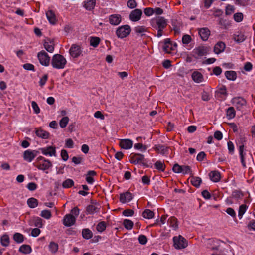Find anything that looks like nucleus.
<instances>
[{"instance_id":"1","label":"nucleus","mask_w":255,"mask_h":255,"mask_svg":"<svg viewBox=\"0 0 255 255\" xmlns=\"http://www.w3.org/2000/svg\"><path fill=\"white\" fill-rule=\"evenodd\" d=\"M66 63V59L62 55L56 54L52 57L51 65L55 69H63L65 67Z\"/></svg>"},{"instance_id":"2","label":"nucleus","mask_w":255,"mask_h":255,"mask_svg":"<svg viewBox=\"0 0 255 255\" xmlns=\"http://www.w3.org/2000/svg\"><path fill=\"white\" fill-rule=\"evenodd\" d=\"M151 25L154 29H163L167 25V20L163 17H157L151 20Z\"/></svg>"},{"instance_id":"3","label":"nucleus","mask_w":255,"mask_h":255,"mask_svg":"<svg viewBox=\"0 0 255 255\" xmlns=\"http://www.w3.org/2000/svg\"><path fill=\"white\" fill-rule=\"evenodd\" d=\"M209 50L207 47L201 45L196 47L192 51V56L196 59L201 58L202 56L206 55L208 53Z\"/></svg>"},{"instance_id":"4","label":"nucleus","mask_w":255,"mask_h":255,"mask_svg":"<svg viewBox=\"0 0 255 255\" xmlns=\"http://www.w3.org/2000/svg\"><path fill=\"white\" fill-rule=\"evenodd\" d=\"M37 162L36 167L40 170H45L52 166L51 162L42 156H39L37 158Z\"/></svg>"},{"instance_id":"5","label":"nucleus","mask_w":255,"mask_h":255,"mask_svg":"<svg viewBox=\"0 0 255 255\" xmlns=\"http://www.w3.org/2000/svg\"><path fill=\"white\" fill-rule=\"evenodd\" d=\"M174 246L177 249H181L186 248L187 245V241L182 236L179 235L173 238Z\"/></svg>"},{"instance_id":"6","label":"nucleus","mask_w":255,"mask_h":255,"mask_svg":"<svg viewBox=\"0 0 255 255\" xmlns=\"http://www.w3.org/2000/svg\"><path fill=\"white\" fill-rule=\"evenodd\" d=\"M131 31L130 27L128 25L119 27L116 30L117 36L120 38H123L128 36Z\"/></svg>"},{"instance_id":"7","label":"nucleus","mask_w":255,"mask_h":255,"mask_svg":"<svg viewBox=\"0 0 255 255\" xmlns=\"http://www.w3.org/2000/svg\"><path fill=\"white\" fill-rule=\"evenodd\" d=\"M37 57L40 63L42 65L48 66L49 65L50 57L44 50H42L39 52L37 54Z\"/></svg>"},{"instance_id":"8","label":"nucleus","mask_w":255,"mask_h":255,"mask_svg":"<svg viewBox=\"0 0 255 255\" xmlns=\"http://www.w3.org/2000/svg\"><path fill=\"white\" fill-rule=\"evenodd\" d=\"M82 50L80 45L72 44L69 49V53L73 58H77L82 54Z\"/></svg>"},{"instance_id":"9","label":"nucleus","mask_w":255,"mask_h":255,"mask_svg":"<svg viewBox=\"0 0 255 255\" xmlns=\"http://www.w3.org/2000/svg\"><path fill=\"white\" fill-rule=\"evenodd\" d=\"M232 104L238 110H242L246 105V101L243 98L240 97L234 98L232 99Z\"/></svg>"},{"instance_id":"10","label":"nucleus","mask_w":255,"mask_h":255,"mask_svg":"<svg viewBox=\"0 0 255 255\" xmlns=\"http://www.w3.org/2000/svg\"><path fill=\"white\" fill-rule=\"evenodd\" d=\"M38 153V151L36 150H27L23 153V158L25 161L30 162L37 156Z\"/></svg>"},{"instance_id":"11","label":"nucleus","mask_w":255,"mask_h":255,"mask_svg":"<svg viewBox=\"0 0 255 255\" xmlns=\"http://www.w3.org/2000/svg\"><path fill=\"white\" fill-rule=\"evenodd\" d=\"M76 217L71 214H66L63 218V224L67 227H70L75 224Z\"/></svg>"},{"instance_id":"12","label":"nucleus","mask_w":255,"mask_h":255,"mask_svg":"<svg viewBox=\"0 0 255 255\" xmlns=\"http://www.w3.org/2000/svg\"><path fill=\"white\" fill-rule=\"evenodd\" d=\"M206 246L212 250H218L220 247L219 241L214 239H208L206 240Z\"/></svg>"},{"instance_id":"13","label":"nucleus","mask_w":255,"mask_h":255,"mask_svg":"<svg viewBox=\"0 0 255 255\" xmlns=\"http://www.w3.org/2000/svg\"><path fill=\"white\" fill-rule=\"evenodd\" d=\"M41 153L44 155L49 156H56V148L54 146H50L48 147L42 148L39 149Z\"/></svg>"},{"instance_id":"14","label":"nucleus","mask_w":255,"mask_h":255,"mask_svg":"<svg viewBox=\"0 0 255 255\" xmlns=\"http://www.w3.org/2000/svg\"><path fill=\"white\" fill-rule=\"evenodd\" d=\"M130 162L133 164H140L143 165H146L144 155L140 154H135L131 158Z\"/></svg>"},{"instance_id":"15","label":"nucleus","mask_w":255,"mask_h":255,"mask_svg":"<svg viewBox=\"0 0 255 255\" xmlns=\"http://www.w3.org/2000/svg\"><path fill=\"white\" fill-rule=\"evenodd\" d=\"M142 14L141 10L136 9L132 10L129 14V19L134 22L138 21L140 20Z\"/></svg>"},{"instance_id":"16","label":"nucleus","mask_w":255,"mask_h":255,"mask_svg":"<svg viewBox=\"0 0 255 255\" xmlns=\"http://www.w3.org/2000/svg\"><path fill=\"white\" fill-rule=\"evenodd\" d=\"M44 47L49 52L52 53L54 50L55 44L53 39L47 38L44 40Z\"/></svg>"},{"instance_id":"17","label":"nucleus","mask_w":255,"mask_h":255,"mask_svg":"<svg viewBox=\"0 0 255 255\" xmlns=\"http://www.w3.org/2000/svg\"><path fill=\"white\" fill-rule=\"evenodd\" d=\"M198 33L203 41H206L210 35V31L208 28H201L198 29Z\"/></svg>"},{"instance_id":"18","label":"nucleus","mask_w":255,"mask_h":255,"mask_svg":"<svg viewBox=\"0 0 255 255\" xmlns=\"http://www.w3.org/2000/svg\"><path fill=\"white\" fill-rule=\"evenodd\" d=\"M119 145L122 148L129 149L132 147L133 142L128 139H121L120 141Z\"/></svg>"},{"instance_id":"19","label":"nucleus","mask_w":255,"mask_h":255,"mask_svg":"<svg viewBox=\"0 0 255 255\" xmlns=\"http://www.w3.org/2000/svg\"><path fill=\"white\" fill-rule=\"evenodd\" d=\"M132 198L133 196L132 194L128 192L121 193L120 195V201L122 203L129 202L132 199Z\"/></svg>"},{"instance_id":"20","label":"nucleus","mask_w":255,"mask_h":255,"mask_svg":"<svg viewBox=\"0 0 255 255\" xmlns=\"http://www.w3.org/2000/svg\"><path fill=\"white\" fill-rule=\"evenodd\" d=\"M35 134L38 137L44 139H48L49 137V132L44 130L41 128L35 129Z\"/></svg>"},{"instance_id":"21","label":"nucleus","mask_w":255,"mask_h":255,"mask_svg":"<svg viewBox=\"0 0 255 255\" xmlns=\"http://www.w3.org/2000/svg\"><path fill=\"white\" fill-rule=\"evenodd\" d=\"M225 47L226 45L224 42L221 41L219 42L215 45L214 47V52L216 54H219L224 51Z\"/></svg>"},{"instance_id":"22","label":"nucleus","mask_w":255,"mask_h":255,"mask_svg":"<svg viewBox=\"0 0 255 255\" xmlns=\"http://www.w3.org/2000/svg\"><path fill=\"white\" fill-rule=\"evenodd\" d=\"M109 22L110 24L114 25H117L121 21V17L120 15L113 14L109 17Z\"/></svg>"},{"instance_id":"23","label":"nucleus","mask_w":255,"mask_h":255,"mask_svg":"<svg viewBox=\"0 0 255 255\" xmlns=\"http://www.w3.org/2000/svg\"><path fill=\"white\" fill-rule=\"evenodd\" d=\"M46 17L50 23L55 24L57 21L55 14L52 10H49L46 13Z\"/></svg>"},{"instance_id":"24","label":"nucleus","mask_w":255,"mask_h":255,"mask_svg":"<svg viewBox=\"0 0 255 255\" xmlns=\"http://www.w3.org/2000/svg\"><path fill=\"white\" fill-rule=\"evenodd\" d=\"M210 179L214 182H218L221 178L220 173L217 171H212L209 174Z\"/></svg>"},{"instance_id":"25","label":"nucleus","mask_w":255,"mask_h":255,"mask_svg":"<svg viewBox=\"0 0 255 255\" xmlns=\"http://www.w3.org/2000/svg\"><path fill=\"white\" fill-rule=\"evenodd\" d=\"M192 78L196 83H200L203 80L202 74L198 71H194L192 74Z\"/></svg>"},{"instance_id":"26","label":"nucleus","mask_w":255,"mask_h":255,"mask_svg":"<svg viewBox=\"0 0 255 255\" xmlns=\"http://www.w3.org/2000/svg\"><path fill=\"white\" fill-rule=\"evenodd\" d=\"M154 149L159 153L164 154L168 151V147L165 145L158 144L154 146Z\"/></svg>"},{"instance_id":"27","label":"nucleus","mask_w":255,"mask_h":255,"mask_svg":"<svg viewBox=\"0 0 255 255\" xmlns=\"http://www.w3.org/2000/svg\"><path fill=\"white\" fill-rule=\"evenodd\" d=\"M96 4L95 0H87L84 2V6L88 10L93 9Z\"/></svg>"},{"instance_id":"28","label":"nucleus","mask_w":255,"mask_h":255,"mask_svg":"<svg viewBox=\"0 0 255 255\" xmlns=\"http://www.w3.org/2000/svg\"><path fill=\"white\" fill-rule=\"evenodd\" d=\"M49 250L50 252L53 254H56L58 250L59 245L57 243L51 241L48 246Z\"/></svg>"},{"instance_id":"29","label":"nucleus","mask_w":255,"mask_h":255,"mask_svg":"<svg viewBox=\"0 0 255 255\" xmlns=\"http://www.w3.org/2000/svg\"><path fill=\"white\" fill-rule=\"evenodd\" d=\"M246 38V37L244 34L241 32H238L234 35V39L238 43L243 42L245 40Z\"/></svg>"},{"instance_id":"30","label":"nucleus","mask_w":255,"mask_h":255,"mask_svg":"<svg viewBox=\"0 0 255 255\" xmlns=\"http://www.w3.org/2000/svg\"><path fill=\"white\" fill-rule=\"evenodd\" d=\"M99 210L98 208L95 205H90L86 208V212L88 214H93L95 213L98 212Z\"/></svg>"},{"instance_id":"31","label":"nucleus","mask_w":255,"mask_h":255,"mask_svg":"<svg viewBox=\"0 0 255 255\" xmlns=\"http://www.w3.org/2000/svg\"><path fill=\"white\" fill-rule=\"evenodd\" d=\"M96 172L94 171L91 170L89 171L86 175V180L89 184H92L94 182V179L93 178L96 175Z\"/></svg>"},{"instance_id":"32","label":"nucleus","mask_w":255,"mask_h":255,"mask_svg":"<svg viewBox=\"0 0 255 255\" xmlns=\"http://www.w3.org/2000/svg\"><path fill=\"white\" fill-rule=\"evenodd\" d=\"M226 77L230 80L234 81L236 79V73L234 71H227L225 73Z\"/></svg>"},{"instance_id":"33","label":"nucleus","mask_w":255,"mask_h":255,"mask_svg":"<svg viewBox=\"0 0 255 255\" xmlns=\"http://www.w3.org/2000/svg\"><path fill=\"white\" fill-rule=\"evenodd\" d=\"M191 177L192 184L196 187H198L202 182L201 179L200 177H194L192 175L191 176Z\"/></svg>"},{"instance_id":"34","label":"nucleus","mask_w":255,"mask_h":255,"mask_svg":"<svg viewBox=\"0 0 255 255\" xmlns=\"http://www.w3.org/2000/svg\"><path fill=\"white\" fill-rule=\"evenodd\" d=\"M239 154L241 157L242 164L243 166L245 168L246 166L244 159L245 153H244V145L243 144L239 146Z\"/></svg>"},{"instance_id":"35","label":"nucleus","mask_w":255,"mask_h":255,"mask_svg":"<svg viewBox=\"0 0 255 255\" xmlns=\"http://www.w3.org/2000/svg\"><path fill=\"white\" fill-rule=\"evenodd\" d=\"M100 42V39L97 37H91L90 38V44L93 47H96Z\"/></svg>"},{"instance_id":"36","label":"nucleus","mask_w":255,"mask_h":255,"mask_svg":"<svg viewBox=\"0 0 255 255\" xmlns=\"http://www.w3.org/2000/svg\"><path fill=\"white\" fill-rule=\"evenodd\" d=\"M142 216L145 218L150 219L153 218L154 213L152 211L149 209H146L142 213Z\"/></svg>"},{"instance_id":"37","label":"nucleus","mask_w":255,"mask_h":255,"mask_svg":"<svg viewBox=\"0 0 255 255\" xmlns=\"http://www.w3.org/2000/svg\"><path fill=\"white\" fill-rule=\"evenodd\" d=\"M235 115L236 112L233 107H231L227 109L226 111V115L228 119H233L235 117Z\"/></svg>"},{"instance_id":"38","label":"nucleus","mask_w":255,"mask_h":255,"mask_svg":"<svg viewBox=\"0 0 255 255\" xmlns=\"http://www.w3.org/2000/svg\"><path fill=\"white\" fill-rule=\"evenodd\" d=\"M27 204L29 207L34 208L37 206L38 201L34 198H30L27 200Z\"/></svg>"},{"instance_id":"39","label":"nucleus","mask_w":255,"mask_h":255,"mask_svg":"<svg viewBox=\"0 0 255 255\" xmlns=\"http://www.w3.org/2000/svg\"><path fill=\"white\" fill-rule=\"evenodd\" d=\"M19 251L24 254H29L31 252V248L30 246L23 245L19 248Z\"/></svg>"},{"instance_id":"40","label":"nucleus","mask_w":255,"mask_h":255,"mask_svg":"<svg viewBox=\"0 0 255 255\" xmlns=\"http://www.w3.org/2000/svg\"><path fill=\"white\" fill-rule=\"evenodd\" d=\"M124 227L128 230H131L133 226V222L128 219H125L123 221Z\"/></svg>"},{"instance_id":"41","label":"nucleus","mask_w":255,"mask_h":255,"mask_svg":"<svg viewBox=\"0 0 255 255\" xmlns=\"http://www.w3.org/2000/svg\"><path fill=\"white\" fill-rule=\"evenodd\" d=\"M82 235L84 238L89 239L92 237V232L88 229H84L82 231Z\"/></svg>"},{"instance_id":"42","label":"nucleus","mask_w":255,"mask_h":255,"mask_svg":"<svg viewBox=\"0 0 255 255\" xmlns=\"http://www.w3.org/2000/svg\"><path fill=\"white\" fill-rule=\"evenodd\" d=\"M247 209V206L245 204L241 205L239 209L238 216L239 218L242 219L244 214L246 212Z\"/></svg>"},{"instance_id":"43","label":"nucleus","mask_w":255,"mask_h":255,"mask_svg":"<svg viewBox=\"0 0 255 255\" xmlns=\"http://www.w3.org/2000/svg\"><path fill=\"white\" fill-rule=\"evenodd\" d=\"M1 243L4 247H6L9 244V238L7 235H4L1 237Z\"/></svg>"},{"instance_id":"44","label":"nucleus","mask_w":255,"mask_h":255,"mask_svg":"<svg viewBox=\"0 0 255 255\" xmlns=\"http://www.w3.org/2000/svg\"><path fill=\"white\" fill-rule=\"evenodd\" d=\"M250 0H235V3L241 6H246L250 4Z\"/></svg>"},{"instance_id":"45","label":"nucleus","mask_w":255,"mask_h":255,"mask_svg":"<svg viewBox=\"0 0 255 255\" xmlns=\"http://www.w3.org/2000/svg\"><path fill=\"white\" fill-rule=\"evenodd\" d=\"M13 239L17 243H20L23 241L24 237L21 234L16 233L13 236Z\"/></svg>"},{"instance_id":"46","label":"nucleus","mask_w":255,"mask_h":255,"mask_svg":"<svg viewBox=\"0 0 255 255\" xmlns=\"http://www.w3.org/2000/svg\"><path fill=\"white\" fill-rule=\"evenodd\" d=\"M135 31L137 34H140L141 36L146 31V28L144 26H138L135 28Z\"/></svg>"},{"instance_id":"47","label":"nucleus","mask_w":255,"mask_h":255,"mask_svg":"<svg viewBox=\"0 0 255 255\" xmlns=\"http://www.w3.org/2000/svg\"><path fill=\"white\" fill-rule=\"evenodd\" d=\"M168 222L170 223V226L173 227L175 230H176L177 228L178 225L177 219L175 218L174 217H170L168 220Z\"/></svg>"},{"instance_id":"48","label":"nucleus","mask_w":255,"mask_h":255,"mask_svg":"<svg viewBox=\"0 0 255 255\" xmlns=\"http://www.w3.org/2000/svg\"><path fill=\"white\" fill-rule=\"evenodd\" d=\"M235 10V8L233 5L228 4L226 7L225 13L226 15H230L232 14Z\"/></svg>"},{"instance_id":"49","label":"nucleus","mask_w":255,"mask_h":255,"mask_svg":"<svg viewBox=\"0 0 255 255\" xmlns=\"http://www.w3.org/2000/svg\"><path fill=\"white\" fill-rule=\"evenodd\" d=\"M69 121V119L68 117H64L62 118L60 122L59 125L61 128H64L66 127L67 124L68 123Z\"/></svg>"},{"instance_id":"50","label":"nucleus","mask_w":255,"mask_h":255,"mask_svg":"<svg viewBox=\"0 0 255 255\" xmlns=\"http://www.w3.org/2000/svg\"><path fill=\"white\" fill-rule=\"evenodd\" d=\"M40 215L45 219H49L51 217V213L50 210H44L41 211Z\"/></svg>"},{"instance_id":"51","label":"nucleus","mask_w":255,"mask_h":255,"mask_svg":"<svg viewBox=\"0 0 255 255\" xmlns=\"http://www.w3.org/2000/svg\"><path fill=\"white\" fill-rule=\"evenodd\" d=\"M74 185V181L70 179H68L63 182L62 186L64 188H70Z\"/></svg>"},{"instance_id":"52","label":"nucleus","mask_w":255,"mask_h":255,"mask_svg":"<svg viewBox=\"0 0 255 255\" xmlns=\"http://www.w3.org/2000/svg\"><path fill=\"white\" fill-rule=\"evenodd\" d=\"M192 41L191 37L188 34L184 35L182 38V42L184 44H188Z\"/></svg>"},{"instance_id":"53","label":"nucleus","mask_w":255,"mask_h":255,"mask_svg":"<svg viewBox=\"0 0 255 255\" xmlns=\"http://www.w3.org/2000/svg\"><path fill=\"white\" fill-rule=\"evenodd\" d=\"M155 167L157 169L163 171L165 169L164 164L160 161H157L155 164Z\"/></svg>"},{"instance_id":"54","label":"nucleus","mask_w":255,"mask_h":255,"mask_svg":"<svg viewBox=\"0 0 255 255\" xmlns=\"http://www.w3.org/2000/svg\"><path fill=\"white\" fill-rule=\"evenodd\" d=\"M97 230L98 231L102 232L106 229V224L104 222H101L97 226Z\"/></svg>"},{"instance_id":"55","label":"nucleus","mask_w":255,"mask_h":255,"mask_svg":"<svg viewBox=\"0 0 255 255\" xmlns=\"http://www.w3.org/2000/svg\"><path fill=\"white\" fill-rule=\"evenodd\" d=\"M182 169L181 170V173L186 174L190 173L191 171V168L190 166L187 165H183L181 166Z\"/></svg>"},{"instance_id":"56","label":"nucleus","mask_w":255,"mask_h":255,"mask_svg":"<svg viewBox=\"0 0 255 255\" xmlns=\"http://www.w3.org/2000/svg\"><path fill=\"white\" fill-rule=\"evenodd\" d=\"M127 6L131 9H133L137 6V3L135 0H128Z\"/></svg>"},{"instance_id":"57","label":"nucleus","mask_w":255,"mask_h":255,"mask_svg":"<svg viewBox=\"0 0 255 255\" xmlns=\"http://www.w3.org/2000/svg\"><path fill=\"white\" fill-rule=\"evenodd\" d=\"M243 18V15L242 13H237L234 15V20L237 22H241Z\"/></svg>"},{"instance_id":"58","label":"nucleus","mask_w":255,"mask_h":255,"mask_svg":"<svg viewBox=\"0 0 255 255\" xmlns=\"http://www.w3.org/2000/svg\"><path fill=\"white\" fill-rule=\"evenodd\" d=\"M31 106L35 114H38L40 113V108L35 101H32L31 102Z\"/></svg>"},{"instance_id":"59","label":"nucleus","mask_w":255,"mask_h":255,"mask_svg":"<svg viewBox=\"0 0 255 255\" xmlns=\"http://www.w3.org/2000/svg\"><path fill=\"white\" fill-rule=\"evenodd\" d=\"M138 241L140 244L144 245L147 243V239L145 235H141L138 237Z\"/></svg>"},{"instance_id":"60","label":"nucleus","mask_w":255,"mask_h":255,"mask_svg":"<svg viewBox=\"0 0 255 255\" xmlns=\"http://www.w3.org/2000/svg\"><path fill=\"white\" fill-rule=\"evenodd\" d=\"M181 166L178 164H174L172 168L173 172L176 173H181Z\"/></svg>"},{"instance_id":"61","label":"nucleus","mask_w":255,"mask_h":255,"mask_svg":"<svg viewBox=\"0 0 255 255\" xmlns=\"http://www.w3.org/2000/svg\"><path fill=\"white\" fill-rule=\"evenodd\" d=\"M61 156L64 161H67L69 158L68 153L66 150L62 149L61 152Z\"/></svg>"},{"instance_id":"62","label":"nucleus","mask_w":255,"mask_h":255,"mask_svg":"<svg viewBox=\"0 0 255 255\" xmlns=\"http://www.w3.org/2000/svg\"><path fill=\"white\" fill-rule=\"evenodd\" d=\"M144 12L146 16H149L154 13V9L152 8H146L144 9Z\"/></svg>"},{"instance_id":"63","label":"nucleus","mask_w":255,"mask_h":255,"mask_svg":"<svg viewBox=\"0 0 255 255\" xmlns=\"http://www.w3.org/2000/svg\"><path fill=\"white\" fill-rule=\"evenodd\" d=\"M123 214L125 216H131L134 214V211L131 209H127L123 211Z\"/></svg>"},{"instance_id":"64","label":"nucleus","mask_w":255,"mask_h":255,"mask_svg":"<svg viewBox=\"0 0 255 255\" xmlns=\"http://www.w3.org/2000/svg\"><path fill=\"white\" fill-rule=\"evenodd\" d=\"M27 188L30 191H34L37 188V185L33 182L29 183L27 186Z\"/></svg>"}]
</instances>
